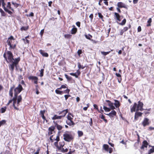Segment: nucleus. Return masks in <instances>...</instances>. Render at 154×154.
Here are the masks:
<instances>
[{
	"mask_svg": "<svg viewBox=\"0 0 154 154\" xmlns=\"http://www.w3.org/2000/svg\"><path fill=\"white\" fill-rule=\"evenodd\" d=\"M3 57L7 62L10 63L8 65L9 69L12 72H13L14 67L17 68V65L20 61V57L14 59L12 53L10 51H7L6 53L5 52L4 53Z\"/></svg>",
	"mask_w": 154,
	"mask_h": 154,
	"instance_id": "obj_1",
	"label": "nucleus"
},
{
	"mask_svg": "<svg viewBox=\"0 0 154 154\" xmlns=\"http://www.w3.org/2000/svg\"><path fill=\"white\" fill-rule=\"evenodd\" d=\"M13 90H14V96L17 97L18 94L23 90V88L22 85L20 84L15 88L14 85H13L10 88L9 92V95L11 97L13 96Z\"/></svg>",
	"mask_w": 154,
	"mask_h": 154,
	"instance_id": "obj_2",
	"label": "nucleus"
},
{
	"mask_svg": "<svg viewBox=\"0 0 154 154\" xmlns=\"http://www.w3.org/2000/svg\"><path fill=\"white\" fill-rule=\"evenodd\" d=\"M15 39L14 37L12 35L11 36L7 41V43L8 45L9 46L8 49L10 50L12 49H14L17 46V42L15 41Z\"/></svg>",
	"mask_w": 154,
	"mask_h": 154,
	"instance_id": "obj_3",
	"label": "nucleus"
},
{
	"mask_svg": "<svg viewBox=\"0 0 154 154\" xmlns=\"http://www.w3.org/2000/svg\"><path fill=\"white\" fill-rule=\"evenodd\" d=\"M74 117V115L72 113L70 112H68L66 116L67 120L66 121V123L69 126H73L75 125V123L73 121Z\"/></svg>",
	"mask_w": 154,
	"mask_h": 154,
	"instance_id": "obj_4",
	"label": "nucleus"
},
{
	"mask_svg": "<svg viewBox=\"0 0 154 154\" xmlns=\"http://www.w3.org/2000/svg\"><path fill=\"white\" fill-rule=\"evenodd\" d=\"M64 140L67 142H70L74 139V137L71 134H69L68 131H66L63 134Z\"/></svg>",
	"mask_w": 154,
	"mask_h": 154,
	"instance_id": "obj_5",
	"label": "nucleus"
},
{
	"mask_svg": "<svg viewBox=\"0 0 154 154\" xmlns=\"http://www.w3.org/2000/svg\"><path fill=\"white\" fill-rule=\"evenodd\" d=\"M54 146L57 147L58 150H60L63 148V147L65 145V142L64 141H60L59 143L58 142H55L54 143Z\"/></svg>",
	"mask_w": 154,
	"mask_h": 154,
	"instance_id": "obj_6",
	"label": "nucleus"
},
{
	"mask_svg": "<svg viewBox=\"0 0 154 154\" xmlns=\"http://www.w3.org/2000/svg\"><path fill=\"white\" fill-rule=\"evenodd\" d=\"M54 135H51L50 137V140L51 143L53 142L54 141L58 142L60 140V135L59 134L57 135L56 137H54Z\"/></svg>",
	"mask_w": 154,
	"mask_h": 154,
	"instance_id": "obj_7",
	"label": "nucleus"
},
{
	"mask_svg": "<svg viewBox=\"0 0 154 154\" xmlns=\"http://www.w3.org/2000/svg\"><path fill=\"white\" fill-rule=\"evenodd\" d=\"M1 3H2V7L4 9V10L6 12H8L9 14L11 15L13 14V12L11 11L8 10L7 8H6L5 6V0H1Z\"/></svg>",
	"mask_w": 154,
	"mask_h": 154,
	"instance_id": "obj_8",
	"label": "nucleus"
},
{
	"mask_svg": "<svg viewBox=\"0 0 154 154\" xmlns=\"http://www.w3.org/2000/svg\"><path fill=\"white\" fill-rule=\"evenodd\" d=\"M143 104L142 102H141L140 101H139L138 102V104L137 105V111L140 110L141 111H143Z\"/></svg>",
	"mask_w": 154,
	"mask_h": 154,
	"instance_id": "obj_9",
	"label": "nucleus"
},
{
	"mask_svg": "<svg viewBox=\"0 0 154 154\" xmlns=\"http://www.w3.org/2000/svg\"><path fill=\"white\" fill-rule=\"evenodd\" d=\"M69 109H66L62 110L61 111L58 112L59 115H60L62 118L64 117L66 115L67 113H68Z\"/></svg>",
	"mask_w": 154,
	"mask_h": 154,
	"instance_id": "obj_10",
	"label": "nucleus"
},
{
	"mask_svg": "<svg viewBox=\"0 0 154 154\" xmlns=\"http://www.w3.org/2000/svg\"><path fill=\"white\" fill-rule=\"evenodd\" d=\"M149 119L147 118H145L141 123V125L144 127H145L147 125H149L150 124Z\"/></svg>",
	"mask_w": 154,
	"mask_h": 154,
	"instance_id": "obj_11",
	"label": "nucleus"
},
{
	"mask_svg": "<svg viewBox=\"0 0 154 154\" xmlns=\"http://www.w3.org/2000/svg\"><path fill=\"white\" fill-rule=\"evenodd\" d=\"M28 78L29 80L33 81L34 83L35 84H37L38 83V79L37 77L33 76H30L28 77Z\"/></svg>",
	"mask_w": 154,
	"mask_h": 154,
	"instance_id": "obj_12",
	"label": "nucleus"
},
{
	"mask_svg": "<svg viewBox=\"0 0 154 154\" xmlns=\"http://www.w3.org/2000/svg\"><path fill=\"white\" fill-rule=\"evenodd\" d=\"M81 74V72L80 70L78 69L76 72L73 73H69V74L71 75L75 76L76 78H78L79 75H80Z\"/></svg>",
	"mask_w": 154,
	"mask_h": 154,
	"instance_id": "obj_13",
	"label": "nucleus"
},
{
	"mask_svg": "<svg viewBox=\"0 0 154 154\" xmlns=\"http://www.w3.org/2000/svg\"><path fill=\"white\" fill-rule=\"evenodd\" d=\"M117 113L116 112L113 110H112L108 114H106V115L109 116L110 118L113 117L114 116H116Z\"/></svg>",
	"mask_w": 154,
	"mask_h": 154,
	"instance_id": "obj_14",
	"label": "nucleus"
},
{
	"mask_svg": "<svg viewBox=\"0 0 154 154\" xmlns=\"http://www.w3.org/2000/svg\"><path fill=\"white\" fill-rule=\"evenodd\" d=\"M106 101L108 103V106L112 110L115 109V106H113V103L110 101L107 100H106Z\"/></svg>",
	"mask_w": 154,
	"mask_h": 154,
	"instance_id": "obj_15",
	"label": "nucleus"
},
{
	"mask_svg": "<svg viewBox=\"0 0 154 154\" xmlns=\"http://www.w3.org/2000/svg\"><path fill=\"white\" fill-rule=\"evenodd\" d=\"M55 129V127L53 126H51V127H49L48 129V135H51L53 134V132H55L54 131V130Z\"/></svg>",
	"mask_w": 154,
	"mask_h": 154,
	"instance_id": "obj_16",
	"label": "nucleus"
},
{
	"mask_svg": "<svg viewBox=\"0 0 154 154\" xmlns=\"http://www.w3.org/2000/svg\"><path fill=\"white\" fill-rule=\"evenodd\" d=\"M45 112V110H41L40 112V116L42 118L44 121H46V122H48L47 120L46 119V118L44 116V113Z\"/></svg>",
	"mask_w": 154,
	"mask_h": 154,
	"instance_id": "obj_17",
	"label": "nucleus"
},
{
	"mask_svg": "<svg viewBox=\"0 0 154 154\" xmlns=\"http://www.w3.org/2000/svg\"><path fill=\"white\" fill-rule=\"evenodd\" d=\"M17 97L14 96V97L13 98V106L15 109L18 110L19 109L15 106V104L17 102Z\"/></svg>",
	"mask_w": 154,
	"mask_h": 154,
	"instance_id": "obj_18",
	"label": "nucleus"
},
{
	"mask_svg": "<svg viewBox=\"0 0 154 154\" xmlns=\"http://www.w3.org/2000/svg\"><path fill=\"white\" fill-rule=\"evenodd\" d=\"M148 145V143L146 140H143L142 143V145L140 148L141 149H144V148H147Z\"/></svg>",
	"mask_w": 154,
	"mask_h": 154,
	"instance_id": "obj_19",
	"label": "nucleus"
},
{
	"mask_svg": "<svg viewBox=\"0 0 154 154\" xmlns=\"http://www.w3.org/2000/svg\"><path fill=\"white\" fill-rule=\"evenodd\" d=\"M117 5L118 7H119V8H127V7L125 4H124L123 3L121 2H118L117 3Z\"/></svg>",
	"mask_w": 154,
	"mask_h": 154,
	"instance_id": "obj_20",
	"label": "nucleus"
},
{
	"mask_svg": "<svg viewBox=\"0 0 154 154\" xmlns=\"http://www.w3.org/2000/svg\"><path fill=\"white\" fill-rule=\"evenodd\" d=\"M143 113L140 112H137L135 113L134 116V119L137 120L138 117L142 116Z\"/></svg>",
	"mask_w": 154,
	"mask_h": 154,
	"instance_id": "obj_21",
	"label": "nucleus"
},
{
	"mask_svg": "<svg viewBox=\"0 0 154 154\" xmlns=\"http://www.w3.org/2000/svg\"><path fill=\"white\" fill-rule=\"evenodd\" d=\"M72 29L71 32L72 34H75L77 32V29L74 25L72 26Z\"/></svg>",
	"mask_w": 154,
	"mask_h": 154,
	"instance_id": "obj_22",
	"label": "nucleus"
},
{
	"mask_svg": "<svg viewBox=\"0 0 154 154\" xmlns=\"http://www.w3.org/2000/svg\"><path fill=\"white\" fill-rule=\"evenodd\" d=\"M39 51L43 57H48V54L47 53L45 52L44 51L40 50Z\"/></svg>",
	"mask_w": 154,
	"mask_h": 154,
	"instance_id": "obj_23",
	"label": "nucleus"
},
{
	"mask_svg": "<svg viewBox=\"0 0 154 154\" xmlns=\"http://www.w3.org/2000/svg\"><path fill=\"white\" fill-rule=\"evenodd\" d=\"M115 103L113 104L116 108H119L120 106L121 103L119 101L117 100H114Z\"/></svg>",
	"mask_w": 154,
	"mask_h": 154,
	"instance_id": "obj_24",
	"label": "nucleus"
},
{
	"mask_svg": "<svg viewBox=\"0 0 154 154\" xmlns=\"http://www.w3.org/2000/svg\"><path fill=\"white\" fill-rule=\"evenodd\" d=\"M114 17L115 18H116V20L119 21L120 22L121 21L120 19V15L118 13L115 12L114 13Z\"/></svg>",
	"mask_w": 154,
	"mask_h": 154,
	"instance_id": "obj_25",
	"label": "nucleus"
},
{
	"mask_svg": "<svg viewBox=\"0 0 154 154\" xmlns=\"http://www.w3.org/2000/svg\"><path fill=\"white\" fill-rule=\"evenodd\" d=\"M137 106V104L136 103H135L134 104V105L131 107V112H135L136 110V108Z\"/></svg>",
	"mask_w": 154,
	"mask_h": 154,
	"instance_id": "obj_26",
	"label": "nucleus"
},
{
	"mask_svg": "<svg viewBox=\"0 0 154 154\" xmlns=\"http://www.w3.org/2000/svg\"><path fill=\"white\" fill-rule=\"evenodd\" d=\"M11 2H7V5L6 7V8H7L8 10L10 9L12 11L14 12V10L13 8H11Z\"/></svg>",
	"mask_w": 154,
	"mask_h": 154,
	"instance_id": "obj_27",
	"label": "nucleus"
},
{
	"mask_svg": "<svg viewBox=\"0 0 154 154\" xmlns=\"http://www.w3.org/2000/svg\"><path fill=\"white\" fill-rule=\"evenodd\" d=\"M61 118L60 115L58 116L57 115H55L52 118V119L53 120H55L56 119H61Z\"/></svg>",
	"mask_w": 154,
	"mask_h": 154,
	"instance_id": "obj_28",
	"label": "nucleus"
},
{
	"mask_svg": "<svg viewBox=\"0 0 154 154\" xmlns=\"http://www.w3.org/2000/svg\"><path fill=\"white\" fill-rule=\"evenodd\" d=\"M85 36L86 37V38L90 40H91L92 41H93L94 43H96V41L94 40H93L92 39H91V38H92V36L90 35L89 34L88 36L87 35H85Z\"/></svg>",
	"mask_w": 154,
	"mask_h": 154,
	"instance_id": "obj_29",
	"label": "nucleus"
},
{
	"mask_svg": "<svg viewBox=\"0 0 154 154\" xmlns=\"http://www.w3.org/2000/svg\"><path fill=\"white\" fill-rule=\"evenodd\" d=\"M55 126L56 127V128L58 130H61L63 128V127L57 124V123L55 124Z\"/></svg>",
	"mask_w": 154,
	"mask_h": 154,
	"instance_id": "obj_30",
	"label": "nucleus"
},
{
	"mask_svg": "<svg viewBox=\"0 0 154 154\" xmlns=\"http://www.w3.org/2000/svg\"><path fill=\"white\" fill-rule=\"evenodd\" d=\"M99 117L101 119H103L104 121L105 122V123L107 122V120L105 119V116L103 115H100Z\"/></svg>",
	"mask_w": 154,
	"mask_h": 154,
	"instance_id": "obj_31",
	"label": "nucleus"
},
{
	"mask_svg": "<svg viewBox=\"0 0 154 154\" xmlns=\"http://www.w3.org/2000/svg\"><path fill=\"white\" fill-rule=\"evenodd\" d=\"M11 3L13 5H14V6L15 7V8H17L18 6H20V4L17 3L15 2H14L13 1L11 2Z\"/></svg>",
	"mask_w": 154,
	"mask_h": 154,
	"instance_id": "obj_32",
	"label": "nucleus"
},
{
	"mask_svg": "<svg viewBox=\"0 0 154 154\" xmlns=\"http://www.w3.org/2000/svg\"><path fill=\"white\" fill-rule=\"evenodd\" d=\"M103 148L107 152H108L109 146L107 145L104 144L103 146Z\"/></svg>",
	"mask_w": 154,
	"mask_h": 154,
	"instance_id": "obj_33",
	"label": "nucleus"
},
{
	"mask_svg": "<svg viewBox=\"0 0 154 154\" xmlns=\"http://www.w3.org/2000/svg\"><path fill=\"white\" fill-rule=\"evenodd\" d=\"M77 64H78V67L79 69V70L81 69H83L85 67V66H84L83 65H82L81 64V63L80 62H78L77 63Z\"/></svg>",
	"mask_w": 154,
	"mask_h": 154,
	"instance_id": "obj_34",
	"label": "nucleus"
},
{
	"mask_svg": "<svg viewBox=\"0 0 154 154\" xmlns=\"http://www.w3.org/2000/svg\"><path fill=\"white\" fill-rule=\"evenodd\" d=\"M75 150L74 148H70L69 149V152L68 153H66L65 154H72V153L75 152Z\"/></svg>",
	"mask_w": 154,
	"mask_h": 154,
	"instance_id": "obj_35",
	"label": "nucleus"
},
{
	"mask_svg": "<svg viewBox=\"0 0 154 154\" xmlns=\"http://www.w3.org/2000/svg\"><path fill=\"white\" fill-rule=\"evenodd\" d=\"M149 146H151L152 147V148L150 149L148 151V154H150L154 152V146H151L150 145H149Z\"/></svg>",
	"mask_w": 154,
	"mask_h": 154,
	"instance_id": "obj_36",
	"label": "nucleus"
},
{
	"mask_svg": "<svg viewBox=\"0 0 154 154\" xmlns=\"http://www.w3.org/2000/svg\"><path fill=\"white\" fill-rule=\"evenodd\" d=\"M152 22V19L151 18H149L147 21V24L146 25L147 27H149L151 26V23Z\"/></svg>",
	"mask_w": 154,
	"mask_h": 154,
	"instance_id": "obj_37",
	"label": "nucleus"
},
{
	"mask_svg": "<svg viewBox=\"0 0 154 154\" xmlns=\"http://www.w3.org/2000/svg\"><path fill=\"white\" fill-rule=\"evenodd\" d=\"M0 12L2 16L5 17L6 16V14L1 8H0Z\"/></svg>",
	"mask_w": 154,
	"mask_h": 154,
	"instance_id": "obj_38",
	"label": "nucleus"
},
{
	"mask_svg": "<svg viewBox=\"0 0 154 154\" xmlns=\"http://www.w3.org/2000/svg\"><path fill=\"white\" fill-rule=\"evenodd\" d=\"M110 52L111 51L107 52L101 51V53L104 56H106L107 54H109Z\"/></svg>",
	"mask_w": 154,
	"mask_h": 154,
	"instance_id": "obj_39",
	"label": "nucleus"
},
{
	"mask_svg": "<svg viewBox=\"0 0 154 154\" xmlns=\"http://www.w3.org/2000/svg\"><path fill=\"white\" fill-rule=\"evenodd\" d=\"M126 20L125 18L122 20L121 23H119V24L120 25L123 26L125 25L126 23Z\"/></svg>",
	"mask_w": 154,
	"mask_h": 154,
	"instance_id": "obj_40",
	"label": "nucleus"
},
{
	"mask_svg": "<svg viewBox=\"0 0 154 154\" xmlns=\"http://www.w3.org/2000/svg\"><path fill=\"white\" fill-rule=\"evenodd\" d=\"M72 36V35L69 34H65L64 35V37L67 39H70L71 38Z\"/></svg>",
	"mask_w": 154,
	"mask_h": 154,
	"instance_id": "obj_41",
	"label": "nucleus"
},
{
	"mask_svg": "<svg viewBox=\"0 0 154 154\" xmlns=\"http://www.w3.org/2000/svg\"><path fill=\"white\" fill-rule=\"evenodd\" d=\"M98 14L99 17L101 19L102 21H104V20L103 19V16L102 14L100 12H98Z\"/></svg>",
	"mask_w": 154,
	"mask_h": 154,
	"instance_id": "obj_42",
	"label": "nucleus"
},
{
	"mask_svg": "<svg viewBox=\"0 0 154 154\" xmlns=\"http://www.w3.org/2000/svg\"><path fill=\"white\" fill-rule=\"evenodd\" d=\"M17 101H18V103H20L22 101V97L21 95H20L18 96H17Z\"/></svg>",
	"mask_w": 154,
	"mask_h": 154,
	"instance_id": "obj_43",
	"label": "nucleus"
},
{
	"mask_svg": "<svg viewBox=\"0 0 154 154\" xmlns=\"http://www.w3.org/2000/svg\"><path fill=\"white\" fill-rule=\"evenodd\" d=\"M55 92L57 94L60 95L62 94L63 93V91H60L57 89L55 90Z\"/></svg>",
	"mask_w": 154,
	"mask_h": 154,
	"instance_id": "obj_44",
	"label": "nucleus"
},
{
	"mask_svg": "<svg viewBox=\"0 0 154 154\" xmlns=\"http://www.w3.org/2000/svg\"><path fill=\"white\" fill-rule=\"evenodd\" d=\"M103 109L106 112H109L111 109L110 108H108L105 106H103Z\"/></svg>",
	"mask_w": 154,
	"mask_h": 154,
	"instance_id": "obj_45",
	"label": "nucleus"
},
{
	"mask_svg": "<svg viewBox=\"0 0 154 154\" xmlns=\"http://www.w3.org/2000/svg\"><path fill=\"white\" fill-rule=\"evenodd\" d=\"M131 25L130 24H129L128 25V27L127 26L125 27H124L123 30L125 32H126L128 30V28H131Z\"/></svg>",
	"mask_w": 154,
	"mask_h": 154,
	"instance_id": "obj_46",
	"label": "nucleus"
},
{
	"mask_svg": "<svg viewBox=\"0 0 154 154\" xmlns=\"http://www.w3.org/2000/svg\"><path fill=\"white\" fill-rule=\"evenodd\" d=\"M7 109V107L6 106H5L4 107H2L1 108V112L2 113H4Z\"/></svg>",
	"mask_w": 154,
	"mask_h": 154,
	"instance_id": "obj_47",
	"label": "nucleus"
},
{
	"mask_svg": "<svg viewBox=\"0 0 154 154\" xmlns=\"http://www.w3.org/2000/svg\"><path fill=\"white\" fill-rule=\"evenodd\" d=\"M25 16L27 17H33L34 16V14L33 12H31L29 14H26Z\"/></svg>",
	"mask_w": 154,
	"mask_h": 154,
	"instance_id": "obj_48",
	"label": "nucleus"
},
{
	"mask_svg": "<svg viewBox=\"0 0 154 154\" xmlns=\"http://www.w3.org/2000/svg\"><path fill=\"white\" fill-rule=\"evenodd\" d=\"M6 121L5 120H3L0 121V127L2 125L5 124Z\"/></svg>",
	"mask_w": 154,
	"mask_h": 154,
	"instance_id": "obj_49",
	"label": "nucleus"
},
{
	"mask_svg": "<svg viewBox=\"0 0 154 154\" xmlns=\"http://www.w3.org/2000/svg\"><path fill=\"white\" fill-rule=\"evenodd\" d=\"M65 76L68 81H69L72 79V78L71 77H69L66 74H65Z\"/></svg>",
	"mask_w": 154,
	"mask_h": 154,
	"instance_id": "obj_50",
	"label": "nucleus"
},
{
	"mask_svg": "<svg viewBox=\"0 0 154 154\" xmlns=\"http://www.w3.org/2000/svg\"><path fill=\"white\" fill-rule=\"evenodd\" d=\"M78 134L79 137H80L83 135V133L82 131H78Z\"/></svg>",
	"mask_w": 154,
	"mask_h": 154,
	"instance_id": "obj_51",
	"label": "nucleus"
},
{
	"mask_svg": "<svg viewBox=\"0 0 154 154\" xmlns=\"http://www.w3.org/2000/svg\"><path fill=\"white\" fill-rule=\"evenodd\" d=\"M28 29V26L27 27L22 26L20 28V30L21 31L24 30L26 31Z\"/></svg>",
	"mask_w": 154,
	"mask_h": 154,
	"instance_id": "obj_52",
	"label": "nucleus"
},
{
	"mask_svg": "<svg viewBox=\"0 0 154 154\" xmlns=\"http://www.w3.org/2000/svg\"><path fill=\"white\" fill-rule=\"evenodd\" d=\"M44 70L43 69H42L40 71V76L42 77L43 76Z\"/></svg>",
	"mask_w": 154,
	"mask_h": 154,
	"instance_id": "obj_53",
	"label": "nucleus"
},
{
	"mask_svg": "<svg viewBox=\"0 0 154 154\" xmlns=\"http://www.w3.org/2000/svg\"><path fill=\"white\" fill-rule=\"evenodd\" d=\"M60 151H61V152H68V149L67 148L64 149V148H63L61 150H60Z\"/></svg>",
	"mask_w": 154,
	"mask_h": 154,
	"instance_id": "obj_54",
	"label": "nucleus"
},
{
	"mask_svg": "<svg viewBox=\"0 0 154 154\" xmlns=\"http://www.w3.org/2000/svg\"><path fill=\"white\" fill-rule=\"evenodd\" d=\"M70 91V89L68 88H67L66 90H64L63 91V92L64 93H66L69 94V93Z\"/></svg>",
	"mask_w": 154,
	"mask_h": 154,
	"instance_id": "obj_55",
	"label": "nucleus"
},
{
	"mask_svg": "<svg viewBox=\"0 0 154 154\" xmlns=\"http://www.w3.org/2000/svg\"><path fill=\"white\" fill-rule=\"evenodd\" d=\"M82 50L81 49H79V50L77 51V53L79 55V56L80 57V54L82 53Z\"/></svg>",
	"mask_w": 154,
	"mask_h": 154,
	"instance_id": "obj_56",
	"label": "nucleus"
},
{
	"mask_svg": "<svg viewBox=\"0 0 154 154\" xmlns=\"http://www.w3.org/2000/svg\"><path fill=\"white\" fill-rule=\"evenodd\" d=\"M87 107H85L83 108V109L85 111H86L87 110L88 108L89 107V103L87 104Z\"/></svg>",
	"mask_w": 154,
	"mask_h": 154,
	"instance_id": "obj_57",
	"label": "nucleus"
},
{
	"mask_svg": "<svg viewBox=\"0 0 154 154\" xmlns=\"http://www.w3.org/2000/svg\"><path fill=\"white\" fill-rule=\"evenodd\" d=\"M40 150V147H39L38 148L36 151V152H35L34 153V154H39V151Z\"/></svg>",
	"mask_w": 154,
	"mask_h": 154,
	"instance_id": "obj_58",
	"label": "nucleus"
},
{
	"mask_svg": "<svg viewBox=\"0 0 154 154\" xmlns=\"http://www.w3.org/2000/svg\"><path fill=\"white\" fill-rule=\"evenodd\" d=\"M64 96L65 98V100H66L69 97L71 96V95L69 94L65 95Z\"/></svg>",
	"mask_w": 154,
	"mask_h": 154,
	"instance_id": "obj_59",
	"label": "nucleus"
},
{
	"mask_svg": "<svg viewBox=\"0 0 154 154\" xmlns=\"http://www.w3.org/2000/svg\"><path fill=\"white\" fill-rule=\"evenodd\" d=\"M94 107V108L96 109L98 112H99V109L98 108V107L97 105L96 104H94L93 105Z\"/></svg>",
	"mask_w": 154,
	"mask_h": 154,
	"instance_id": "obj_60",
	"label": "nucleus"
},
{
	"mask_svg": "<svg viewBox=\"0 0 154 154\" xmlns=\"http://www.w3.org/2000/svg\"><path fill=\"white\" fill-rule=\"evenodd\" d=\"M94 16L93 14H91L89 16V17L91 19V21H92L93 18Z\"/></svg>",
	"mask_w": 154,
	"mask_h": 154,
	"instance_id": "obj_61",
	"label": "nucleus"
},
{
	"mask_svg": "<svg viewBox=\"0 0 154 154\" xmlns=\"http://www.w3.org/2000/svg\"><path fill=\"white\" fill-rule=\"evenodd\" d=\"M89 124L91 126H92L93 125V120L92 118H90V121L89 122Z\"/></svg>",
	"mask_w": 154,
	"mask_h": 154,
	"instance_id": "obj_62",
	"label": "nucleus"
},
{
	"mask_svg": "<svg viewBox=\"0 0 154 154\" xmlns=\"http://www.w3.org/2000/svg\"><path fill=\"white\" fill-rule=\"evenodd\" d=\"M112 151H113V150H112V149L111 148V147H110V148H109V153H112Z\"/></svg>",
	"mask_w": 154,
	"mask_h": 154,
	"instance_id": "obj_63",
	"label": "nucleus"
},
{
	"mask_svg": "<svg viewBox=\"0 0 154 154\" xmlns=\"http://www.w3.org/2000/svg\"><path fill=\"white\" fill-rule=\"evenodd\" d=\"M13 98H12V99H11L9 101H8V103H7V104H6V105H7V106H8V105L10 104V103H12V102L13 101Z\"/></svg>",
	"mask_w": 154,
	"mask_h": 154,
	"instance_id": "obj_64",
	"label": "nucleus"
}]
</instances>
